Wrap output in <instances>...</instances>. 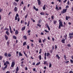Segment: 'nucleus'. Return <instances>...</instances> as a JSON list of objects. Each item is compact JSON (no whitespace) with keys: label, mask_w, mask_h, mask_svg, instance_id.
Returning <instances> with one entry per match:
<instances>
[{"label":"nucleus","mask_w":73,"mask_h":73,"mask_svg":"<svg viewBox=\"0 0 73 73\" xmlns=\"http://www.w3.org/2000/svg\"><path fill=\"white\" fill-rule=\"evenodd\" d=\"M68 0H65L64 1H63L64 3H65L66 1H67Z\"/></svg>","instance_id":"13d9d810"},{"label":"nucleus","mask_w":73,"mask_h":73,"mask_svg":"<svg viewBox=\"0 0 73 73\" xmlns=\"http://www.w3.org/2000/svg\"><path fill=\"white\" fill-rule=\"evenodd\" d=\"M4 36L6 40H8V36L6 35H5Z\"/></svg>","instance_id":"6e6552de"},{"label":"nucleus","mask_w":73,"mask_h":73,"mask_svg":"<svg viewBox=\"0 0 73 73\" xmlns=\"http://www.w3.org/2000/svg\"><path fill=\"white\" fill-rule=\"evenodd\" d=\"M9 41H8L7 42V44L8 46L9 45Z\"/></svg>","instance_id":"e2e57ef3"},{"label":"nucleus","mask_w":73,"mask_h":73,"mask_svg":"<svg viewBox=\"0 0 73 73\" xmlns=\"http://www.w3.org/2000/svg\"><path fill=\"white\" fill-rule=\"evenodd\" d=\"M9 28L10 29V31L12 30V29L11 28V26H9Z\"/></svg>","instance_id":"864d4df0"},{"label":"nucleus","mask_w":73,"mask_h":73,"mask_svg":"<svg viewBox=\"0 0 73 73\" xmlns=\"http://www.w3.org/2000/svg\"><path fill=\"white\" fill-rule=\"evenodd\" d=\"M69 73H73V71H70V72H69Z\"/></svg>","instance_id":"338daca9"},{"label":"nucleus","mask_w":73,"mask_h":73,"mask_svg":"<svg viewBox=\"0 0 73 73\" xmlns=\"http://www.w3.org/2000/svg\"><path fill=\"white\" fill-rule=\"evenodd\" d=\"M15 62H13L11 65V67L13 68L14 66H15Z\"/></svg>","instance_id":"423d86ee"},{"label":"nucleus","mask_w":73,"mask_h":73,"mask_svg":"<svg viewBox=\"0 0 73 73\" xmlns=\"http://www.w3.org/2000/svg\"><path fill=\"white\" fill-rule=\"evenodd\" d=\"M30 24V21H29L27 23V27H28L29 25Z\"/></svg>","instance_id":"7c9ffc66"},{"label":"nucleus","mask_w":73,"mask_h":73,"mask_svg":"<svg viewBox=\"0 0 73 73\" xmlns=\"http://www.w3.org/2000/svg\"><path fill=\"white\" fill-rule=\"evenodd\" d=\"M65 39H64L63 40H62L61 42L62 43H64V44H65Z\"/></svg>","instance_id":"2eb2a0df"},{"label":"nucleus","mask_w":73,"mask_h":73,"mask_svg":"<svg viewBox=\"0 0 73 73\" xmlns=\"http://www.w3.org/2000/svg\"><path fill=\"white\" fill-rule=\"evenodd\" d=\"M18 20V22H19V21H20V18L18 17V20Z\"/></svg>","instance_id":"0e129e2a"},{"label":"nucleus","mask_w":73,"mask_h":73,"mask_svg":"<svg viewBox=\"0 0 73 73\" xmlns=\"http://www.w3.org/2000/svg\"><path fill=\"white\" fill-rule=\"evenodd\" d=\"M3 63H4V65L5 66L7 64H10L9 61H6V62H5V60H3Z\"/></svg>","instance_id":"20e7f679"},{"label":"nucleus","mask_w":73,"mask_h":73,"mask_svg":"<svg viewBox=\"0 0 73 73\" xmlns=\"http://www.w3.org/2000/svg\"><path fill=\"white\" fill-rule=\"evenodd\" d=\"M5 65V66L4 67V69H7V66H8V65L6 64Z\"/></svg>","instance_id":"c03bdc74"},{"label":"nucleus","mask_w":73,"mask_h":73,"mask_svg":"<svg viewBox=\"0 0 73 73\" xmlns=\"http://www.w3.org/2000/svg\"><path fill=\"white\" fill-rule=\"evenodd\" d=\"M25 29V26L24 27H22L21 29V30L22 31H24Z\"/></svg>","instance_id":"ddd939ff"},{"label":"nucleus","mask_w":73,"mask_h":73,"mask_svg":"<svg viewBox=\"0 0 73 73\" xmlns=\"http://www.w3.org/2000/svg\"><path fill=\"white\" fill-rule=\"evenodd\" d=\"M23 53L24 54H25V56L27 57V54L25 53L24 51H23Z\"/></svg>","instance_id":"b1692460"},{"label":"nucleus","mask_w":73,"mask_h":73,"mask_svg":"<svg viewBox=\"0 0 73 73\" xmlns=\"http://www.w3.org/2000/svg\"><path fill=\"white\" fill-rule=\"evenodd\" d=\"M4 56L5 57H8V53L7 52H6L5 53Z\"/></svg>","instance_id":"9b49d317"},{"label":"nucleus","mask_w":73,"mask_h":73,"mask_svg":"<svg viewBox=\"0 0 73 73\" xmlns=\"http://www.w3.org/2000/svg\"><path fill=\"white\" fill-rule=\"evenodd\" d=\"M25 70H28V68L27 67H25Z\"/></svg>","instance_id":"680f3d73"},{"label":"nucleus","mask_w":73,"mask_h":73,"mask_svg":"<svg viewBox=\"0 0 73 73\" xmlns=\"http://www.w3.org/2000/svg\"><path fill=\"white\" fill-rule=\"evenodd\" d=\"M9 28L10 29V31L12 30V29L11 28V26H9Z\"/></svg>","instance_id":"5fc2aeb1"},{"label":"nucleus","mask_w":73,"mask_h":73,"mask_svg":"<svg viewBox=\"0 0 73 73\" xmlns=\"http://www.w3.org/2000/svg\"><path fill=\"white\" fill-rule=\"evenodd\" d=\"M23 46H25V45H27V42H23Z\"/></svg>","instance_id":"bb28decb"},{"label":"nucleus","mask_w":73,"mask_h":73,"mask_svg":"<svg viewBox=\"0 0 73 73\" xmlns=\"http://www.w3.org/2000/svg\"><path fill=\"white\" fill-rule=\"evenodd\" d=\"M41 20H39L38 23H39V24H40V23H41Z\"/></svg>","instance_id":"c9c22d12"},{"label":"nucleus","mask_w":73,"mask_h":73,"mask_svg":"<svg viewBox=\"0 0 73 73\" xmlns=\"http://www.w3.org/2000/svg\"><path fill=\"white\" fill-rule=\"evenodd\" d=\"M67 10V9H63L62 11L61 12V13L62 14H64V13H66V12Z\"/></svg>","instance_id":"7ed1b4c3"},{"label":"nucleus","mask_w":73,"mask_h":73,"mask_svg":"<svg viewBox=\"0 0 73 73\" xmlns=\"http://www.w3.org/2000/svg\"><path fill=\"white\" fill-rule=\"evenodd\" d=\"M47 28L48 29V31H50V29L49 27V26L47 27Z\"/></svg>","instance_id":"603ef678"},{"label":"nucleus","mask_w":73,"mask_h":73,"mask_svg":"<svg viewBox=\"0 0 73 73\" xmlns=\"http://www.w3.org/2000/svg\"><path fill=\"white\" fill-rule=\"evenodd\" d=\"M38 42H39V43H41V42H41V38H39V40H38Z\"/></svg>","instance_id":"2f4dec72"},{"label":"nucleus","mask_w":73,"mask_h":73,"mask_svg":"<svg viewBox=\"0 0 73 73\" xmlns=\"http://www.w3.org/2000/svg\"><path fill=\"white\" fill-rule=\"evenodd\" d=\"M4 30H5V31H6V30H7V31H6L5 32V33L6 34H7V36H9V29L8 28H6L5 29H4Z\"/></svg>","instance_id":"f03ea898"},{"label":"nucleus","mask_w":73,"mask_h":73,"mask_svg":"<svg viewBox=\"0 0 73 73\" xmlns=\"http://www.w3.org/2000/svg\"><path fill=\"white\" fill-rule=\"evenodd\" d=\"M13 4L14 5H15V6H17V3H16L15 2H14Z\"/></svg>","instance_id":"f3484780"},{"label":"nucleus","mask_w":73,"mask_h":73,"mask_svg":"<svg viewBox=\"0 0 73 73\" xmlns=\"http://www.w3.org/2000/svg\"><path fill=\"white\" fill-rule=\"evenodd\" d=\"M47 57H48V56H49V55H50V53H47Z\"/></svg>","instance_id":"58836bf2"},{"label":"nucleus","mask_w":73,"mask_h":73,"mask_svg":"<svg viewBox=\"0 0 73 73\" xmlns=\"http://www.w3.org/2000/svg\"><path fill=\"white\" fill-rule=\"evenodd\" d=\"M13 38L14 39H15V40H16V39H17V37H16V36H13Z\"/></svg>","instance_id":"aec40b11"},{"label":"nucleus","mask_w":73,"mask_h":73,"mask_svg":"<svg viewBox=\"0 0 73 73\" xmlns=\"http://www.w3.org/2000/svg\"><path fill=\"white\" fill-rule=\"evenodd\" d=\"M70 62H71V63L72 64H73V60L71 59L70 60Z\"/></svg>","instance_id":"a18cd8bd"},{"label":"nucleus","mask_w":73,"mask_h":73,"mask_svg":"<svg viewBox=\"0 0 73 73\" xmlns=\"http://www.w3.org/2000/svg\"><path fill=\"white\" fill-rule=\"evenodd\" d=\"M3 11V9H1L0 8V12H1V11Z\"/></svg>","instance_id":"6e6d98bb"},{"label":"nucleus","mask_w":73,"mask_h":73,"mask_svg":"<svg viewBox=\"0 0 73 73\" xmlns=\"http://www.w3.org/2000/svg\"><path fill=\"white\" fill-rule=\"evenodd\" d=\"M44 31H45V32H46V33H49V31H47L46 30H44Z\"/></svg>","instance_id":"de8ad7c7"},{"label":"nucleus","mask_w":73,"mask_h":73,"mask_svg":"<svg viewBox=\"0 0 73 73\" xmlns=\"http://www.w3.org/2000/svg\"><path fill=\"white\" fill-rule=\"evenodd\" d=\"M35 10V11H38V9H36Z\"/></svg>","instance_id":"69168bd1"},{"label":"nucleus","mask_w":73,"mask_h":73,"mask_svg":"<svg viewBox=\"0 0 73 73\" xmlns=\"http://www.w3.org/2000/svg\"><path fill=\"white\" fill-rule=\"evenodd\" d=\"M19 14H18V13H17L16 14V16L15 17V20H17V17H19Z\"/></svg>","instance_id":"0eeeda50"},{"label":"nucleus","mask_w":73,"mask_h":73,"mask_svg":"<svg viewBox=\"0 0 73 73\" xmlns=\"http://www.w3.org/2000/svg\"><path fill=\"white\" fill-rule=\"evenodd\" d=\"M28 14H27L25 16V19H27V17H28Z\"/></svg>","instance_id":"a19ab883"},{"label":"nucleus","mask_w":73,"mask_h":73,"mask_svg":"<svg viewBox=\"0 0 73 73\" xmlns=\"http://www.w3.org/2000/svg\"><path fill=\"white\" fill-rule=\"evenodd\" d=\"M15 35H18L19 33V31H18L17 30H16L15 32Z\"/></svg>","instance_id":"dca6fc26"},{"label":"nucleus","mask_w":73,"mask_h":73,"mask_svg":"<svg viewBox=\"0 0 73 73\" xmlns=\"http://www.w3.org/2000/svg\"><path fill=\"white\" fill-rule=\"evenodd\" d=\"M31 30H29L27 31V33H31Z\"/></svg>","instance_id":"49530a36"},{"label":"nucleus","mask_w":73,"mask_h":73,"mask_svg":"<svg viewBox=\"0 0 73 73\" xmlns=\"http://www.w3.org/2000/svg\"><path fill=\"white\" fill-rule=\"evenodd\" d=\"M46 28H47V27H49V25H48V24L47 23H46Z\"/></svg>","instance_id":"09e8293b"},{"label":"nucleus","mask_w":73,"mask_h":73,"mask_svg":"<svg viewBox=\"0 0 73 73\" xmlns=\"http://www.w3.org/2000/svg\"><path fill=\"white\" fill-rule=\"evenodd\" d=\"M19 56H23V54H21V52H19Z\"/></svg>","instance_id":"393cba45"},{"label":"nucleus","mask_w":73,"mask_h":73,"mask_svg":"<svg viewBox=\"0 0 73 73\" xmlns=\"http://www.w3.org/2000/svg\"><path fill=\"white\" fill-rule=\"evenodd\" d=\"M37 25L38 27H39L40 28H41V25H40L39 24H38Z\"/></svg>","instance_id":"473e14b6"},{"label":"nucleus","mask_w":73,"mask_h":73,"mask_svg":"<svg viewBox=\"0 0 73 73\" xmlns=\"http://www.w3.org/2000/svg\"><path fill=\"white\" fill-rule=\"evenodd\" d=\"M44 55L45 56L44 59L46 60V53L45 52Z\"/></svg>","instance_id":"f8f14e48"},{"label":"nucleus","mask_w":73,"mask_h":73,"mask_svg":"<svg viewBox=\"0 0 73 73\" xmlns=\"http://www.w3.org/2000/svg\"><path fill=\"white\" fill-rule=\"evenodd\" d=\"M67 46H68V47H70L71 46V45H70V44H67Z\"/></svg>","instance_id":"79ce46f5"},{"label":"nucleus","mask_w":73,"mask_h":73,"mask_svg":"<svg viewBox=\"0 0 73 73\" xmlns=\"http://www.w3.org/2000/svg\"><path fill=\"white\" fill-rule=\"evenodd\" d=\"M26 8V7H25V6H24V8H23V10H24V11H25Z\"/></svg>","instance_id":"37998d69"},{"label":"nucleus","mask_w":73,"mask_h":73,"mask_svg":"<svg viewBox=\"0 0 73 73\" xmlns=\"http://www.w3.org/2000/svg\"><path fill=\"white\" fill-rule=\"evenodd\" d=\"M62 20L61 19H60L58 20L59 22L58 29H61V27H63V24H62Z\"/></svg>","instance_id":"f257e3e1"},{"label":"nucleus","mask_w":73,"mask_h":73,"mask_svg":"<svg viewBox=\"0 0 73 73\" xmlns=\"http://www.w3.org/2000/svg\"><path fill=\"white\" fill-rule=\"evenodd\" d=\"M66 20L67 21L68 20V16H66Z\"/></svg>","instance_id":"e433bc0d"},{"label":"nucleus","mask_w":73,"mask_h":73,"mask_svg":"<svg viewBox=\"0 0 73 73\" xmlns=\"http://www.w3.org/2000/svg\"><path fill=\"white\" fill-rule=\"evenodd\" d=\"M69 6L68 5H66V9H67L66 8H69Z\"/></svg>","instance_id":"052dcab7"},{"label":"nucleus","mask_w":73,"mask_h":73,"mask_svg":"<svg viewBox=\"0 0 73 73\" xmlns=\"http://www.w3.org/2000/svg\"><path fill=\"white\" fill-rule=\"evenodd\" d=\"M50 53H53V50H50Z\"/></svg>","instance_id":"bf43d9fd"},{"label":"nucleus","mask_w":73,"mask_h":73,"mask_svg":"<svg viewBox=\"0 0 73 73\" xmlns=\"http://www.w3.org/2000/svg\"><path fill=\"white\" fill-rule=\"evenodd\" d=\"M69 3H70L69 0H68L67 1V5H69Z\"/></svg>","instance_id":"3c124183"},{"label":"nucleus","mask_w":73,"mask_h":73,"mask_svg":"<svg viewBox=\"0 0 73 73\" xmlns=\"http://www.w3.org/2000/svg\"><path fill=\"white\" fill-rule=\"evenodd\" d=\"M14 10L15 12H17V7H15Z\"/></svg>","instance_id":"4468645a"},{"label":"nucleus","mask_w":73,"mask_h":73,"mask_svg":"<svg viewBox=\"0 0 73 73\" xmlns=\"http://www.w3.org/2000/svg\"><path fill=\"white\" fill-rule=\"evenodd\" d=\"M56 8H55V9H56L57 11H59V10H60H60H61V7H59V9H58V7H58V6H57V5H56Z\"/></svg>","instance_id":"39448f33"},{"label":"nucleus","mask_w":73,"mask_h":73,"mask_svg":"<svg viewBox=\"0 0 73 73\" xmlns=\"http://www.w3.org/2000/svg\"><path fill=\"white\" fill-rule=\"evenodd\" d=\"M39 64H40V62H38L37 63H36V65H38Z\"/></svg>","instance_id":"f704fd0d"},{"label":"nucleus","mask_w":73,"mask_h":73,"mask_svg":"<svg viewBox=\"0 0 73 73\" xmlns=\"http://www.w3.org/2000/svg\"><path fill=\"white\" fill-rule=\"evenodd\" d=\"M38 1V5H40V4H41V1L40 0H37Z\"/></svg>","instance_id":"9d476101"},{"label":"nucleus","mask_w":73,"mask_h":73,"mask_svg":"<svg viewBox=\"0 0 73 73\" xmlns=\"http://www.w3.org/2000/svg\"><path fill=\"white\" fill-rule=\"evenodd\" d=\"M57 23V22L56 21H53V23L54 24H56Z\"/></svg>","instance_id":"c756f323"},{"label":"nucleus","mask_w":73,"mask_h":73,"mask_svg":"<svg viewBox=\"0 0 73 73\" xmlns=\"http://www.w3.org/2000/svg\"><path fill=\"white\" fill-rule=\"evenodd\" d=\"M49 68H51V67H52V64H51V63H50V62H49Z\"/></svg>","instance_id":"cd10ccee"},{"label":"nucleus","mask_w":73,"mask_h":73,"mask_svg":"<svg viewBox=\"0 0 73 73\" xmlns=\"http://www.w3.org/2000/svg\"><path fill=\"white\" fill-rule=\"evenodd\" d=\"M64 58H65V60H66V55H64Z\"/></svg>","instance_id":"4d7b16f0"},{"label":"nucleus","mask_w":73,"mask_h":73,"mask_svg":"<svg viewBox=\"0 0 73 73\" xmlns=\"http://www.w3.org/2000/svg\"><path fill=\"white\" fill-rule=\"evenodd\" d=\"M39 59L40 60H41V55H40L39 56Z\"/></svg>","instance_id":"c85d7f7f"},{"label":"nucleus","mask_w":73,"mask_h":73,"mask_svg":"<svg viewBox=\"0 0 73 73\" xmlns=\"http://www.w3.org/2000/svg\"><path fill=\"white\" fill-rule=\"evenodd\" d=\"M44 65H45V64L46 65H47V62L45 61H44Z\"/></svg>","instance_id":"a878e982"},{"label":"nucleus","mask_w":73,"mask_h":73,"mask_svg":"<svg viewBox=\"0 0 73 73\" xmlns=\"http://www.w3.org/2000/svg\"><path fill=\"white\" fill-rule=\"evenodd\" d=\"M23 38L25 39V40H27V36L25 35L23 36Z\"/></svg>","instance_id":"5701e85b"},{"label":"nucleus","mask_w":73,"mask_h":73,"mask_svg":"<svg viewBox=\"0 0 73 73\" xmlns=\"http://www.w3.org/2000/svg\"><path fill=\"white\" fill-rule=\"evenodd\" d=\"M51 18L52 20H54V16H52Z\"/></svg>","instance_id":"ea45409f"},{"label":"nucleus","mask_w":73,"mask_h":73,"mask_svg":"<svg viewBox=\"0 0 73 73\" xmlns=\"http://www.w3.org/2000/svg\"><path fill=\"white\" fill-rule=\"evenodd\" d=\"M2 58H3V57L1 56H0V60H2Z\"/></svg>","instance_id":"8fccbe9b"},{"label":"nucleus","mask_w":73,"mask_h":73,"mask_svg":"<svg viewBox=\"0 0 73 73\" xmlns=\"http://www.w3.org/2000/svg\"><path fill=\"white\" fill-rule=\"evenodd\" d=\"M8 57H10L11 56V54L9 53L8 54Z\"/></svg>","instance_id":"72a5a7b5"},{"label":"nucleus","mask_w":73,"mask_h":73,"mask_svg":"<svg viewBox=\"0 0 73 73\" xmlns=\"http://www.w3.org/2000/svg\"><path fill=\"white\" fill-rule=\"evenodd\" d=\"M19 67L17 66V68L16 69V73H17V72H18V71H19Z\"/></svg>","instance_id":"1a4fd4ad"},{"label":"nucleus","mask_w":73,"mask_h":73,"mask_svg":"<svg viewBox=\"0 0 73 73\" xmlns=\"http://www.w3.org/2000/svg\"><path fill=\"white\" fill-rule=\"evenodd\" d=\"M68 35L69 36H73V32L72 33H69Z\"/></svg>","instance_id":"a211bd4d"},{"label":"nucleus","mask_w":73,"mask_h":73,"mask_svg":"<svg viewBox=\"0 0 73 73\" xmlns=\"http://www.w3.org/2000/svg\"><path fill=\"white\" fill-rule=\"evenodd\" d=\"M40 14L41 15H44L45 13L44 12H41L40 13Z\"/></svg>","instance_id":"4be33fe9"},{"label":"nucleus","mask_w":73,"mask_h":73,"mask_svg":"<svg viewBox=\"0 0 73 73\" xmlns=\"http://www.w3.org/2000/svg\"><path fill=\"white\" fill-rule=\"evenodd\" d=\"M56 57H58V59H60V56H58V55L57 54L56 55Z\"/></svg>","instance_id":"6ab92c4d"},{"label":"nucleus","mask_w":73,"mask_h":73,"mask_svg":"<svg viewBox=\"0 0 73 73\" xmlns=\"http://www.w3.org/2000/svg\"><path fill=\"white\" fill-rule=\"evenodd\" d=\"M43 10H45V9H46V7H45V5L43 7Z\"/></svg>","instance_id":"412c9836"},{"label":"nucleus","mask_w":73,"mask_h":73,"mask_svg":"<svg viewBox=\"0 0 73 73\" xmlns=\"http://www.w3.org/2000/svg\"><path fill=\"white\" fill-rule=\"evenodd\" d=\"M69 37L70 40H71V39H72V38H73V37H72V36H70Z\"/></svg>","instance_id":"4c0bfd02"},{"label":"nucleus","mask_w":73,"mask_h":73,"mask_svg":"<svg viewBox=\"0 0 73 73\" xmlns=\"http://www.w3.org/2000/svg\"><path fill=\"white\" fill-rule=\"evenodd\" d=\"M6 73H10V72L9 71H7Z\"/></svg>","instance_id":"774afa93"}]
</instances>
